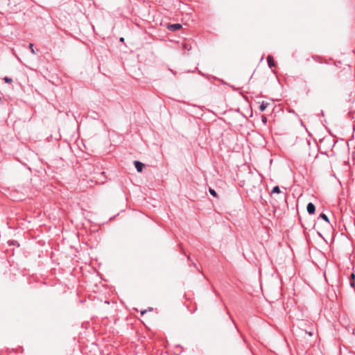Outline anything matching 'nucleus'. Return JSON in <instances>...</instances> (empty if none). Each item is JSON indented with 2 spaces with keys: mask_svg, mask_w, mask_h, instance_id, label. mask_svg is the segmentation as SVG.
Here are the masks:
<instances>
[{
  "mask_svg": "<svg viewBox=\"0 0 355 355\" xmlns=\"http://www.w3.org/2000/svg\"><path fill=\"white\" fill-rule=\"evenodd\" d=\"M274 194L279 195V200L282 202H286L287 200V194L284 192L281 191L279 187L278 186H275L270 193V196H273Z\"/></svg>",
  "mask_w": 355,
  "mask_h": 355,
  "instance_id": "nucleus-1",
  "label": "nucleus"
},
{
  "mask_svg": "<svg viewBox=\"0 0 355 355\" xmlns=\"http://www.w3.org/2000/svg\"><path fill=\"white\" fill-rule=\"evenodd\" d=\"M270 203L273 208L277 209L279 207L281 204L286 203V202H282L279 200V195H278L277 198H275V196H271Z\"/></svg>",
  "mask_w": 355,
  "mask_h": 355,
  "instance_id": "nucleus-2",
  "label": "nucleus"
},
{
  "mask_svg": "<svg viewBox=\"0 0 355 355\" xmlns=\"http://www.w3.org/2000/svg\"><path fill=\"white\" fill-rule=\"evenodd\" d=\"M167 28L171 31H176L182 28L181 24H166Z\"/></svg>",
  "mask_w": 355,
  "mask_h": 355,
  "instance_id": "nucleus-3",
  "label": "nucleus"
},
{
  "mask_svg": "<svg viewBox=\"0 0 355 355\" xmlns=\"http://www.w3.org/2000/svg\"><path fill=\"white\" fill-rule=\"evenodd\" d=\"M306 210H307V212L309 214H315V205L313 203H312V202H309L307 206H306Z\"/></svg>",
  "mask_w": 355,
  "mask_h": 355,
  "instance_id": "nucleus-4",
  "label": "nucleus"
},
{
  "mask_svg": "<svg viewBox=\"0 0 355 355\" xmlns=\"http://www.w3.org/2000/svg\"><path fill=\"white\" fill-rule=\"evenodd\" d=\"M134 165L138 172H141L144 166V164L139 161H135Z\"/></svg>",
  "mask_w": 355,
  "mask_h": 355,
  "instance_id": "nucleus-5",
  "label": "nucleus"
},
{
  "mask_svg": "<svg viewBox=\"0 0 355 355\" xmlns=\"http://www.w3.org/2000/svg\"><path fill=\"white\" fill-rule=\"evenodd\" d=\"M267 62L270 68H272L275 66L273 57L270 55L267 57Z\"/></svg>",
  "mask_w": 355,
  "mask_h": 355,
  "instance_id": "nucleus-6",
  "label": "nucleus"
},
{
  "mask_svg": "<svg viewBox=\"0 0 355 355\" xmlns=\"http://www.w3.org/2000/svg\"><path fill=\"white\" fill-rule=\"evenodd\" d=\"M268 105H269V103L263 101L262 103L259 106V110L261 112H264Z\"/></svg>",
  "mask_w": 355,
  "mask_h": 355,
  "instance_id": "nucleus-7",
  "label": "nucleus"
},
{
  "mask_svg": "<svg viewBox=\"0 0 355 355\" xmlns=\"http://www.w3.org/2000/svg\"><path fill=\"white\" fill-rule=\"evenodd\" d=\"M320 218H322V219H323V220H324V221H326L327 223H329V218H328V216H327L326 214H323V213L320 214Z\"/></svg>",
  "mask_w": 355,
  "mask_h": 355,
  "instance_id": "nucleus-8",
  "label": "nucleus"
},
{
  "mask_svg": "<svg viewBox=\"0 0 355 355\" xmlns=\"http://www.w3.org/2000/svg\"><path fill=\"white\" fill-rule=\"evenodd\" d=\"M182 47L187 50V51H190L191 49V44H187V43H183L182 44Z\"/></svg>",
  "mask_w": 355,
  "mask_h": 355,
  "instance_id": "nucleus-9",
  "label": "nucleus"
},
{
  "mask_svg": "<svg viewBox=\"0 0 355 355\" xmlns=\"http://www.w3.org/2000/svg\"><path fill=\"white\" fill-rule=\"evenodd\" d=\"M352 280L350 281V286L352 287H354L355 286V275L354 274H352Z\"/></svg>",
  "mask_w": 355,
  "mask_h": 355,
  "instance_id": "nucleus-10",
  "label": "nucleus"
},
{
  "mask_svg": "<svg viewBox=\"0 0 355 355\" xmlns=\"http://www.w3.org/2000/svg\"><path fill=\"white\" fill-rule=\"evenodd\" d=\"M209 191L212 196L217 197V193L214 189L209 188Z\"/></svg>",
  "mask_w": 355,
  "mask_h": 355,
  "instance_id": "nucleus-11",
  "label": "nucleus"
},
{
  "mask_svg": "<svg viewBox=\"0 0 355 355\" xmlns=\"http://www.w3.org/2000/svg\"><path fill=\"white\" fill-rule=\"evenodd\" d=\"M33 46H34V45H33V43H30V44H29V45H28V47H29V49H30V50H31V53H32L33 54H35V50H34Z\"/></svg>",
  "mask_w": 355,
  "mask_h": 355,
  "instance_id": "nucleus-12",
  "label": "nucleus"
},
{
  "mask_svg": "<svg viewBox=\"0 0 355 355\" xmlns=\"http://www.w3.org/2000/svg\"><path fill=\"white\" fill-rule=\"evenodd\" d=\"M3 80L5 81L6 83H11L12 82V79L9 77H5L3 78Z\"/></svg>",
  "mask_w": 355,
  "mask_h": 355,
  "instance_id": "nucleus-13",
  "label": "nucleus"
},
{
  "mask_svg": "<svg viewBox=\"0 0 355 355\" xmlns=\"http://www.w3.org/2000/svg\"><path fill=\"white\" fill-rule=\"evenodd\" d=\"M261 121H262V122H263L264 124H266V123H267V118H266V116H263H263H261Z\"/></svg>",
  "mask_w": 355,
  "mask_h": 355,
  "instance_id": "nucleus-14",
  "label": "nucleus"
},
{
  "mask_svg": "<svg viewBox=\"0 0 355 355\" xmlns=\"http://www.w3.org/2000/svg\"><path fill=\"white\" fill-rule=\"evenodd\" d=\"M147 311H148V310H144V311H141V315H144Z\"/></svg>",
  "mask_w": 355,
  "mask_h": 355,
  "instance_id": "nucleus-15",
  "label": "nucleus"
},
{
  "mask_svg": "<svg viewBox=\"0 0 355 355\" xmlns=\"http://www.w3.org/2000/svg\"><path fill=\"white\" fill-rule=\"evenodd\" d=\"M119 41L121 42H124V38L123 37H121L119 39Z\"/></svg>",
  "mask_w": 355,
  "mask_h": 355,
  "instance_id": "nucleus-16",
  "label": "nucleus"
},
{
  "mask_svg": "<svg viewBox=\"0 0 355 355\" xmlns=\"http://www.w3.org/2000/svg\"><path fill=\"white\" fill-rule=\"evenodd\" d=\"M105 172H102L101 175L105 176Z\"/></svg>",
  "mask_w": 355,
  "mask_h": 355,
  "instance_id": "nucleus-17",
  "label": "nucleus"
},
{
  "mask_svg": "<svg viewBox=\"0 0 355 355\" xmlns=\"http://www.w3.org/2000/svg\"><path fill=\"white\" fill-rule=\"evenodd\" d=\"M90 25H91L92 28H93V30H94V26L92 25V24H90Z\"/></svg>",
  "mask_w": 355,
  "mask_h": 355,
  "instance_id": "nucleus-18",
  "label": "nucleus"
},
{
  "mask_svg": "<svg viewBox=\"0 0 355 355\" xmlns=\"http://www.w3.org/2000/svg\"><path fill=\"white\" fill-rule=\"evenodd\" d=\"M148 310L151 311H153V308H149Z\"/></svg>",
  "mask_w": 355,
  "mask_h": 355,
  "instance_id": "nucleus-19",
  "label": "nucleus"
},
{
  "mask_svg": "<svg viewBox=\"0 0 355 355\" xmlns=\"http://www.w3.org/2000/svg\"><path fill=\"white\" fill-rule=\"evenodd\" d=\"M198 72H199V73H200V74H201V75L204 76V75L201 73V71H199Z\"/></svg>",
  "mask_w": 355,
  "mask_h": 355,
  "instance_id": "nucleus-20",
  "label": "nucleus"
}]
</instances>
